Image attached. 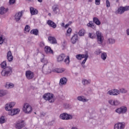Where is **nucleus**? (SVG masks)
<instances>
[{"label": "nucleus", "mask_w": 129, "mask_h": 129, "mask_svg": "<svg viewBox=\"0 0 129 129\" xmlns=\"http://www.w3.org/2000/svg\"><path fill=\"white\" fill-rule=\"evenodd\" d=\"M1 68L3 69L1 74L2 76L8 77L13 73V68L11 67H7V61H4L1 64Z\"/></svg>", "instance_id": "nucleus-1"}, {"label": "nucleus", "mask_w": 129, "mask_h": 129, "mask_svg": "<svg viewBox=\"0 0 129 129\" xmlns=\"http://www.w3.org/2000/svg\"><path fill=\"white\" fill-rule=\"evenodd\" d=\"M41 62L44 63L42 67V72L44 74H50L52 69V63H48V60L43 58L41 59Z\"/></svg>", "instance_id": "nucleus-2"}, {"label": "nucleus", "mask_w": 129, "mask_h": 129, "mask_svg": "<svg viewBox=\"0 0 129 129\" xmlns=\"http://www.w3.org/2000/svg\"><path fill=\"white\" fill-rule=\"evenodd\" d=\"M16 105V103L15 102H12L9 103H7L5 106V109L7 111H9V115H15V113L14 112V109H12Z\"/></svg>", "instance_id": "nucleus-3"}, {"label": "nucleus", "mask_w": 129, "mask_h": 129, "mask_svg": "<svg viewBox=\"0 0 129 129\" xmlns=\"http://www.w3.org/2000/svg\"><path fill=\"white\" fill-rule=\"evenodd\" d=\"M23 110L26 114H30L33 111V108L29 103H25L23 105Z\"/></svg>", "instance_id": "nucleus-4"}, {"label": "nucleus", "mask_w": 129, "mask_h": 129, "mask_svg": "<svg viewBox=\"0 0 129 129\" xmlns=\"http://www.w3.org/2000/svg\"><path fill=\"white\" fill-rule=\"evenodd\" d=\"M96 37H97V42L98 44H99V45H102L104 40L103 34H102L100 31H98L96 33Z\"/></svg>", "instance_id": "nucleus-5"}, {"label": "nucleus", "mask_w": 129, "mask_h": 129, "mask_svg": "<svg viewBox=\"0 0 129 129\" xmlns=\"http://www.w3.org/2000/svg\"><path fill=\"white\" fill-rule=\"evenodd\" d=\"M127 112V108L126 106H121L115 110V112L118 114H125Z\"/></svg>", "instance_id": "nucleus-6"}, {"label": "nucleus", "mask_w": 129, "mask_h": 129, "mask_svg": "<svg viewBox=\"0 0 129 129\" xmlns=\"http://www.w3.org/2000/svg\"><path fill=\"white\" fill-rule=\"evenodd\" d=\"M53 97H54V95L50 93L44 94L43 96V98L45 99V100H48L49 102H50V103L54 102Z\"/></svg>", "instance_id": "nucleus-7"}, {"label": "nucleus", "mask_w": 129, "mask_h": 129, "mask_svg": "<svg viewBox=\"0 0 129 129\" xmlns=\"http://www.w3.org/2000/svg\"><path fill=\"white\" fill-rule=\"evenodd\" d=\"M60 118L65 120H68L69 119H72L73 116L71 114H68L67 113H63L60 115Z\"/></svg>", "instance_id": "nucleus-8"}, {"label": "nucleus", "mask_w": 129, "mask_h": 129, "mask_svg": "<svg viewBox=\"0 0 129 129\" xmlns=\"http://www.w3.org/2000/svg\"><path fill=\"white\" fill-rule=\"evenodd\" d=\"M125 123L124 122H118L114 126V129H124Z\"/></svg>", "instance_id": "nucleus-9"}, {"label": "nucleus", "mask_w": 129, "mask_h": 129, "mask_svg": "<svg viewBox=\"0 0 129 129\" xmlns=\"http://www.w3.org/2000/svg\"><path fill=\"white\" fill-rule=\"evenodd\" d=\"M127 11H129V6L120 7L118 9V14L122 15L124 12H127Z\"/></svg>", "instance_id": "nucleus-10"}, {"label": "nucleus", "mask_w": 129, "mask_h": 129, "mask_svg": "<svg viewBox=\"0 0 129 129\" xmlns=\"http://www.w3.org/2000/svg\"><path fill=\"white\" fill-rule=\"evenodd\" d=\"M108 103L112 105V106H117L120 104V102L118 100H113L110 99L108 101Z\"/></svg>", "instance_id": "nucleus-11"}, {"label": "nucleus", "mask_w": 129, "mask_h": 129, "mask_svg": "<svg viewBox=\"0 0 129 129\" xmlns=\"http://www.w3.org/2000/svg\"><path fill=\"white\" fill-rule=\"evenodd\" d=\"M23 15H24V12L21 11L17 13H16L14 17V20L16 22H19L20 20H21V18L23 17Z\"/></svg>", "instance_id": "nucleus-12"}, {"label": "nucleus", "mask_w": 129, "mask_h": 129, "mask_svg": "<svg viewBox=\"0 0 129 129\" xmlns=\"http://www.w3.org/2000/svg\"><path fill=\"white\" fill-rule=\"evenodd\" d=\"M26 77L28 80H30V79H33L34 78V73L31 71H27L26 72Z\"/></svg>", "instance_id": "nucleus-13"}, {"label": "nucleus", "mask_w": 129, "mask_h": 129, "mask_svg": "<svg viewBox=\"0 0 129 129\" xmlns=\"http://www.w3.org/2000/svg\"><path fill=\"white\" fill-rule=\"evenodd\" d=\"M107 94H109V95H118L119 94V91L117 89H113L109 90L107 92Z\"/></svg>", "instance_id": "nucleus-14"}, {"label": "nucleus", "mask_w": 129, "mask_h": 129, "mask_svg": "<svg viewBox=\"0 0 129 129\" xmlns=\"http://www.w3.org/2000/svg\"><path fill=\"white\" fill-rule=\"evenodd\" d=\"M25 126V123L24 122V120L18 121L16 124L15 127L16 128L21 129L22 127H24Z\"/></svg>", "instance_id": "nucleus-15"}, {"label": "nucleus", "mask_w": 129, "mask_h": 129, "mask_svg": "<svg viewBox=\"0 0 129 129\" xmlns=\"http://www.w3.org/2000/svg\"><path fill=\"white\" fill-rule=\"evenodd\" d=\"M47 24L48 25V26H49V27L53 28V29H56V28H57V25H56L55 22L51 20H48Z\"/></svg>", "instance_id": "nucleus-16"}, {"label": "nucleus", "mask_w": 129, "mask_h": 129, "mask_svg": "<svg viewBox=\"0 0 129 129\" xmlns=\"http://www.w3.org/2000/svg\"><path fill=\"white\" fill-rule=\"evenodd\" d=\"M48 40L49 43L50 44H57V40H56V38L53 36H49L48 37Z\"/></svg>", "instance_id": "nucleus-17"}, {"label": "nucleus", "mask_w": 129, "mask_h": 129, "mask_svg": "<svg viewBox=\"0 0 129 129\" xmlns=\"http://www.w3.org/2000/svg\"><path fill=\"white\" fill-rule=\"evenodd\" d=\"M7 59L9 62H12L13 60H14V57L13 56V54L12 53V51H9L7 53Z\"/></svg>", "instance_id": "nucleus-18"}, {"label": "nucleus", "mask_w": 129, "mask_h": 129, "mask_svg": "<svg viewBox=\"0 0 129 129\" xmlns=\"http://www.w3.org/2000/svg\"><path fill=\"white\" fill-rule=\"evenodd\" d=\"M67 78L63 77L61 78L59 81V85H66L67 84Z\"/></svg>", "instance_id": "nucleus-19"}, {"label": "nucleus", "mask_w": 129, "mask_h": 129, "mask_svg": "<svg viewBox=\"0 0 129 129\" xmlns=\"http://www.w3.org/2000/svg\"><path fill=\"white\" fill-rule=\"evenodd\" d=\"M30 14L32 15V16L37 15L38 13V11L36 9L33 7L30 8Z\"/></svg>", "instance_id": "nucleus-20"}, {"label": "nucleus", "mask_w": 129, "mask_h": 129, "mask_svg": "<svg viewBox=\"0 0 129 129\" xmlns=\"http://www.w3.org/2000/svg\"><path fill=\"white\" fill-rule=\"evenodd\" d=\"M77 41H78V35L75 34L71 39V42L72 44H75Z\"/></svg>", "instance_id": "nucleus-21"}, {"label": "nucleus", "mask_w": 129, "mask_h": 129, "mask_svg": "<svg viewBox=\"0 0 129 129\" xmlns=\"http://www.w3.org/2000/svg\"><path fill=\"white\" fill-rule=\"evenodd\" d=\"M78 100L79 101H82V102H87L88 99L85 98L84 96H79L77 97Z\"/></svg>", "instance_id": "nucleus-22"}, {"label": "nucleus", "mask_w": 129, "mask_h": 129, "mask_svg": "<svg viewBox=\"0 0 129 129\" xmlns=\"http://www.w3.org/2000/svg\"><path fill=\"white\" fill-rule=\"evenodd\" d=\"M65 71V69L62 68V69H59V68H56V69H54L53 70V72H56V73H62Z\"/></svg>", "instance_id": "nucleus-23"}, {"label": "nucleus", "mask_w": 129, "mask_h": 129, "mask_svg": "<svg viewBox=\"0 0 129 129\" xmlns=\"http://www.w3.org/2000/svg\"><path fill=\"white\" fill-rule=\"evenodd\" d=\"M7 117L5 116H2L0 117V123L1 124H3V123H6L7 122Z\"/></svg>", "instance_id": "nucleus-24"}, {"label": "nucleus", "mask_w": 129, "mask_h": 129, "mask_svg": "<svg viewBox=\"0 0 129 129\" xmlns=\"http://www.w3.org/2000/svg\"><path fill=\"white\" fill-rule=\"evenodd\" d=\"M52 9L54 14H55V15H57V14H58V11H59V8L58 7V5L53 6Z\"/></svg>", "instance_id": "nucleus-25"}, {"label": "nucleus", "mask_w": 129, "mask_h": 129, "mask_svg": "<svg viewBox=\"0 0 129 129\" xmlns=\"http://www.w3.org/2000/svg\"><path fill=\"white\" fill-rule=\"evenodd\" d=\"M9 11L8 9H6L5 7H2L0 8V14L4 15V14H6Z\"/></svg>", "instance_id": "nucleus-26"}, {"label": "nucleus", "mask_w": 129, "mask_h": 129, "mask_svg": "<svg viewBox=\"0 0 129 129\" xmlns=\"http://www.w3.org/2000/svg\"><path fill=\"white\" fill-rule=\"evenodd\" d=\"M8 94V91L6 90H0V97H3Z\"/></svg>", "instance_id": "nucleus-27"}, {"label": "nucleus", "mask_w": 129, "mask_h": 129, "mask_svg": "<svg viewBox=\"0 0 129 129\" xmlns=\"http://www.w3.org/2000/svg\"><path fill=\"white\" fill-rule=\"evenodd\" d=\"M45 52L47 53H49V54H53V50H52L51 49V47L49 46L45 47Z\"/></svg>", "instance_id": "nucleus-28"}, {"label": "nucleus", "mask_w": 129, "mask_h": 129, "mask_svg": "<svg viewBox=\"0 0 129 129\" xmlns=\"http://www.w3.org/2000/svg\"><path fill=\"white\" fill-rule=\"evenodd\" d=\"M64 58H65V54H60L57 58L58 62H61V61H63V60H64Z\"/></svg>", "instance_id": "nucleus-29"}, {"label": "nucleus", "mask_w": 129, "mask_h": 129, "mask_svg": "<svg viewBox=\"0 0 129 129\" xmlns=\"http://www.w3.org/2000/svg\"><path fill=\"white\" fill-rule=\"evenodd\" d=\"M108 45H112L115 43V39L113 38H109L107 41Z\"/></svg>", "instance_id": "nucleus-30"}, {"label": "nucleus", "mask_w": 129, "mask_h": 129, "mask_svg": "<svg viewBox=\"0 0 129 129\" xmlns=\"http://www.w3.org/2000/svg\"><path fill=\"white\" fill-rule=\"evenodd\" d=\"M93 21L94 23H95V24H96V25H97L98 26H99V25L101 24V23L99 21V19H98V18H97V17L93 18Z\"/></svg>", "instance_id": "nucleus-31"}, {"label": "nucleus", "mask_w": 129, "mask_h": 129, "mask_svg": "<svg viewBox=\"0 0 129 129\" xmlns=\"http://www.w3.org/2000/svg\"><path fill=\"white\" fill-rule=\"evenodd\" d=\"M78 35L80 37H83L85 35V30L83 29L80 30L78 32Z\"/></svg>", "instance_id": "nucleus-32"}, {"label": "nucleus", "mask_w": 129, "mask_h": 129, "mask_svg": "<svg viewBox=\"0 0 129 129\" xmlns=\"http://www.w3.org/2000/svg\"><path fill=\"white\" fill-rule=\"evenodd\" d=\"M86 56V54H78L76 55V58L78 60H82L83 58H84Z\"/></svg>", "instance_id": "nucleus-33"}, {"label": "nucleus", "mask_w": 129, "mask_h": 129, "mask_svg": "<svg viewBox=\"0 0 129 129\" xmlns=\"http://www.w3.org/2000/svg\"><path fill=\"white\" fill-rule=\"evenodd\" d=\"M101 58L103 60V61H105L106 60V58H107V54L106 52H103L101 55Z\"/></svg>", "instance_id": "nucleus-34"}, {"label": "nucleus", "mask_w": 129, "mask_h": 129, "mask_svg": "<svg viewBox=\"0 0 129 129\" xmlns=\"http://www.w3.org/2000/svg\"><path fill=\"white\" fill-rule=\"evenodd\" d=\"M31 34H33V35H35V36H38L39 34V31L38 29H33L30 31Z\"/></svg>", "instance_id": "nucleus-35"}, {"label": "nucleus", "mask_w": 129, "mask_h": 129, "mask_svg": "<svg viewBox=\"0 0 129 129\" xmlns=\"http://www.w3.org/2000/svg\"><path fill=\"white\" fill-rule=\"evenodd\" d=\"M89 83H90V80L84 79L82 81V84H83V85H87V84H89Z\"/></svg>", "instance_id": "nucleus-36"}, {"label": "nucleus", "mask_w": 129, "mask_h": 129, "mask_svg": "<svg viewBox=\"0 0 129 129\" xmlns=\"http://www.w3.org/2000/svg\"><path fill=\"white\" fill-rule=\"evenodd\" d=\"M64 62L67 65H69V63H70V57L69 56H67V58L64 59Z\"/></svg>", "instance_id": "nucleus-37"}, {"label": "nucleus", "mask_w": 129, "mask_h": 129, "mask_svg": "<svg viewBox=\"0 0 129 129\" xmlns=\"http://www.w3.org/2000/svg\"><path fill=\"white\" fill-rule=\"evenodd\" d=\"M89 37L91 39H95V38L96 37V35H95V34H94L93 33H89Z\"/></svg>", "instance_id": "nucleus-38"}, {"label": "nucleus", "mask_w": 129, "mask_h": 129, "mask_svg": "<svg viewBox=\"0 0 129 129\" xmlns=\"http://www.w3.org/2000/svg\"><path fill=\"white\" fill-rule=\"evenodd\" d=\"M84 58H85V59L83 60L82 62L81 63V65L85 64V62L87 61V59H88V54L86 53V56Z\"/></svg>", "instance_id": "nucleus-39"}, {"label": "nucleus", "mask_w": 129, "mask_h": 129, "mask_svg": "<svg viewBox=\"0 0 129 129\" xmlns=\"http://www.w3.org/2000/svg\"><path fill=\"white\" fill-rule=\"evenodd\" d=\"M14 85L13 83H7L6 84V88H13Z\"/></svg>", "instance_id": "nucleus-40"}, {"label": "nucleus", "mask_w": 129, "mask_h": 129, "mask_svg": "<svg viewBox=\"0 0 129 129\" xmlns=\"http://www.w3.org/2000/svg\"><path fill=\"white\" fill-rule=\"evenodd\" d=\"M30 27L29 26V25H26L24 28L25 32H27V33H29L30 32Z\"/></svg>", "instance_id": "nucleus-41"}, {"label": "nucleus", "mask_w": 129, "mask_h": 129, "mask_svg": "<svg viewBox=\"0 0 129 129\" xmlns=\"http://www.w3.org/2000/svg\"><path fill=\"white\" fill-rule=\"evenodd\" d=\"M119 92H120V93H126L127 91L125 89L122 88L119 90Z\"/></svg>", "instance_id": "nucleus-42"}, {"label": "nucleus", "mask_w": 129, "mask_h": 129, "mask_svg": "<svg viewBox=\"0 0 129 129\" xmlns=\"http://www.w3.org/2000/svg\"><path fill=\"white\" fill-rule=\"evenodd\" d=\"M14 114H18L20 112V109H13Z\"/></svg>", "instance_id": "nucleus-43"}, {"label": "nucleus", "mask_w": 129, "mask_h": 129, "mask_svg": "<svg viewBox=\"0 0 129 129\" xmlns=\"http://www.w3.org/2000/svg\"><path fill=\"white\" fill-rule=\"evenodd\" d=\"M72 32V29L71 28H69V29H68L67 31V36H68V35L71 34Z\"/></svg>", "instance_id": "nucleus-44"}, {"label": "nucleus", "mask_w": 129, "mask_h": 129, "mask_svg": "<svg viewBox=\"0 0 129 129\" xmlns=\"http://www.w3.org/2000/svg\"><path fill=\"white\" fill-rule=\"evenodd\" d=\"M5 39L3 38V35H0V45L4 43Z\"/></svg>", "instance_id": "nucleus-45"}, {"label": "nucleus", "mask_w": 129, "mask_h": 129, "mask_svg": "<svg viewBox=\"0 0 129 129\" xmlns=\"http://www.w3.org/2000/svg\"><path fill=\"white\" fill-rule=\"evenodd\" d=\"M106 5L107 8H109L110 7V2H109V1L106 0Z\"/></svg>", "instance_id": "nucleus-46"}, {"label": "nucleus", "mask_w": 129, "mask_h": 129, "mask_svg": "<svg viewBox=\"0 0 129 129\" xmlns=\"http://www.w3.org/2000/svg\"><path fill=\"white\" fill-rule=\"evenodd\" d=\"M100 1L101 0H95V4L96 6H99L100 5Z\"/></svg>", "instance_id": "nucleus-47"}, {"label": "nucleus", "mask_w": 129, "mask_h": 129, "mask_svg": "<svg viewBox=\"0 0 129 129\" xmlns=\"http://www.w3.org/2000/svg\"><path fill=\"white\" fill-rule=\"evenodd\" d=\"M16 3V0H10L9 4L10 5H14Z\"/></svg>", "instance_id": "nucleus-48"}, {"label": "nucleus", "mask_w": 129, "mask_h": 129, "mask_svg": "<svg viewBox=\"0 0 129 129\" xmlns=\"http://www.w3.org/2000/svg\"><path fill=\"white\" fill-rule=\"evenodd\" d=\"M97 55H99V54H101L102 51L100 50V49H98L96 51Z\"/></svg>", "instance_id": "nucleus-49"}, {"label": "nucleus", "mask_w": 129, "mask_h": 129, "mask_svg": "<svg viewBox=\"0 0 129 129\" xmlns=\"http://www.w3.org/2000/svg\"><path fill=\"white\" fill-rule=\"evenodd\" d=\"M46 115V113L44 112H42L40 113V116L41 117H44Z\"/></svg>", "instance_id": "nucleus-50"}, {"label": "nucleus", "mask_w": 129, "mask_h": 129, "mask_svg": "<svg viewBox=\"0 0 129 129\" xmlns=\"http://www.w3.org/2000/svg\"><path fill=\"white\" fill-rule=\"evenodd\" d=\"M87 26H88V27H90V28H93V27H92V26H93V23H89L87 24Z\"/></svg>", "instance_id": "nucleus-51"}, {"label": "nucleus", "mask_w": 129, "mask_h": 129, "mask_svg": "<svg viewBox=\"0 0 129 129\" xmlns=\"http://www.w3.org/2000/svg\"><path fill=\"white\" fill-rule=\"evenodd\" d=\"M40 47H44L45 46V44L44 42H40Z\"/></svg>", "instance_id": "nucleus-52"}, {"label": "nucleus", "mask_w": 129, "mask_h": 129, "mask_svg": "<svg viewBox=\"0 0 129 129\" xmlns=\"http://www.w3.org/2000/svg\"><path fill=\"white\" fill-rule=\"evenodd\" d=\"M126 33L127 36H129V28L126 29Z\"/></svg>", "instance_id": "nucleus-53"}, {"label": "nucleus", "mask_w": 129, "mask_h": 129, "mask_svg": "<svg viewBox=\"0 0 129 129\" xmlns=\"http://www.w3.org/2000/svg\"><path fill=\"white\" fill-rule=\"evenodd\" d=\"M69 107H70L69 104H67L66 105H65V108L68 109L69 108Z\"/></svg>", "instance_id": "nucleus-54"}, {"label": "nucleus", "mask_w": 129, "mask_h": 129, "mask_svg": "<svg viewBox=\"0 0 129 129\" xmlns=\"http://www.w3.org/2000/svg\"><path fill=\"white\" fill-rule=\"evenodd\" d=\"M70 24H67L64 26V28H66V29H67V28H68V27H69Z\"/></svg>", "instance_id": "nucleus-55"}, {"label": "nucleus", "mask_w": 129, "mask_h": 129, "mask_svg": "<svg viewBox=\"0 0 129 129\" xmlns=\"http://www.w3.org/2000/svg\"><path fill=\"white\" fill-rule=\"evenodd\" d=\"M61 27H65V23H62L61 24Z\"/></svg>", "instance_id": "nucleus-56"}, {"label": "nucleus", "mask_w": 129, "mask_h": 129, "mask_svg": "<svg viewBox=\"0 0 129 129\" xmlns=\"http://www.w3.org/2000/svg\"><path fill=\"white\" fill-rule=\"evenodd\" d=\"M39 3H42L43 0H37Z\"/></svg>", "instance_id": "nucleus-57"}, {"label": "nucleus", "mask_w": 129, "mask_h": 129, "mask_svg": "<svg viewBox=\"0 0 129 129\" xmlns=\"http://www.w3.org/2000/svg\"><path fill=\"white\" fill-rule=\"evenodd\" d=\"M82 65V67L83 68H85V65H84V64H81Z\"/></svg>", "instance_id": "nucleus-58"}, {"label": "nucleus", "mask_w": 129, "mask_h": 129, "mask_svg": "<svg viewBox=\"0 0 129 129\" xmlns=\"http://www.w3.org/2000/svg\"><path fill=\"white\" fill-rule=\"evenodd\" d=\"M92 27H93V29H94V28H95V27L94 26V24H93V25H92Z\"/></svg>", "instance_id": "nucleus-59"}, {"label": "nucleus", "mask_w": 129, "mask_h": 129, "mask_svg": "<svg viewBox=\"0 0 129 129\" xmlns=\"http://www.w3.org/2000/svg\"><path fill=\"white\" fill-rule=\"evenodd\" d=\"M88 2H89V3H92V0H88Z\"/></svg>", "instance_id": "nucleus-60"}, {"label": "nucleus", "mask_w": 129, "mask_h": 129, "mask_svg": "<svg viewBox=\"0 0 129 129\" xmlns=\"http://www.w3.org/2000/svg\"><path fill=\"white\" fill-rule=\"evenodd\" d=\"M48 16H49V17H51V13H49V14H48Z\"/></svg>", "instance_id": "nucleus-61"}, {"label": "nucleus", "mask_w": 129, "mask_h": 129, "mask_svg": "<svg viewBox=\"0 0 129 129\" xmlns=\"http://www.w3.org/2000/svg\"><path fill=\"white\" fill-rule=\"evenodd\" d=\"M45 55H44V54H42V57H44Z\"/></svg>", "instance_id": "nucleus-62"}, {"label": "nucleus", "mask_w": 129, "mask_h": 129, "mask_svg": "<svg viewBox=\"0 0 129 129\" xmlns=\"http://www.w3.org/2000/svg\"><path fill=\"white\" fill-rule=\"evenodd\" d=\"M58 129H64V128H58Z\"/></svg>", "instance_id": "nucleus-63"}, {"label": "nucleus", "mask_w": 129, "mask_h": 129, "mask_svg": "<svg viewBox=\"0 0 129 129\" xmlns=\"http://www.w3.org/2000/svg\"><path fill=\"white\" fill-rule=\"evenodd\" d=\"M63 46V47H65V45H62Z\"/></svg>", "instance_id": "nucleus-64"}]
</instances>
